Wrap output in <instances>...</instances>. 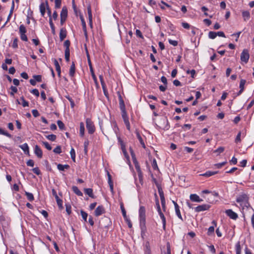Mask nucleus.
Segmentation results:
<instances>
[{
  "label": "nucleus",
  "instance_id": "nucleus-33",
  "mask_svg": "<svg viewBox=\"0 0 254 254\" xmlns=\"http://www.w3.org/2000/svg\"><path fill=\"white\" fill-rule=\"evenodd\" d=\"M122 150L123 151V153L125 157L126 158L127 160V161L129 163V165L130 168H131V169L133 170V168L131 167L130 162V161H129V155L127 154V151L126 148H125L124 149H122Z\"/></svg>",
  "mask_w": 254,
  "mask_h": 254
},
{
  "label": "nucleus",
  "instance_id": "nucleus-21",
  "mask_svg": "<svg viewBox=\"0 0 254 254\" xmlns=\"http://www.w3.org/2000/svg\"><path fill=\"white\" fill-rule=\"evenodd\" d=\"M54 65L55 66V67H56V70L58 72V76L61 77V67H60V65L58 61L55 59L54 60Z\"/></svg>",
  "mask_w": 254,
  "mask_h": 254
},
{
  "label": "nucleus",
  "instance_id": "nucleus-34",
  "mask_svg": "<svg viewBox=\"0 0 254 254\" xmlns=\"http://www.w3.org/2000/svg\"><path fill=\"white\" fill-rule=\"evenodd\" d=\"M70 154L71 156V158L72 160L75 162V157H76V154L74 149L73 147H71V150L70 151Z\"/></svg>",
  "mask_w": 254,
  "mask_h": 254
},
{
  "label": "nucleus",
  "instance_id": "nucleus-58",
  "mask_svg": "<svg viewBox=\"0 0 254 254\" xmlns=\"http://www.w3.org/2000/svg\"><path fill=\"white\" fill-rule=\"evenodd\" d=\"M55 8H59L61 6L62 0H55Z\"/></svg>",
  "mask_w": 254,
  "mask_h": 254
},
{
  "label": "nucleus",
  "instance_id": "nucleus-54",
  "mask_svg": "<svg viewBox=\"0 0 254 254\" xmlns=\"http://www.w3.org/2000/svg\"><path fill=\"white\" fill-rule=\"evenodd\" d=\"M10 89L11 91L10 93V95L13 96L17 92V88L15 86H11Z\"/></svg>",
  "mask_w": 254,
  "mask_h": 254
},
{
  "label": "nucleus",
  "instance_id": "nucleus-4",
  "mask_svg": "<svg viewBox=\"0 0 254 254\" xmlns=\"http://www.w3.org/2000/svg\"><path fill=\"white\" fill-rule=\"evenodd\" d=\"M27 32L25 26L23 24L20 25L19 28V33L20 35V39L23 41H27L28 38L26 35Z\"/></svg>",
  "mask_w": 254,
  "mask_h": 254
},
{
  "label": "nucleus",
  "instance_id": "nucleus-62",
  "mask_svg": "<svg viewBox=\"0 0 254 254\" xmlns=\"http://www.w3.org/2000/svg\"><path fill=\"white\" fill-rule=\"evenodd\" d=\"M32 171L34 173H35L37 175H40L41 174V172L38 167L34 168L32 169Z\"/></svg>",
  "mask_w": 254,
  "mask_h": 254
},
{
  "label": "nucleus",
  "instance_id": "nucleus-61",
  "mask_svg": "<svg viewBox=\"0 0 254 254\" xmlns=\"http://www.w3.org/2000/svg\"><path fill=\"white\" fill-rule=\"evenodd\" d=\"M191 125L190 124H185L182 126V128L185 130H189L191 128Z\"/></svg>",
  "mask_w": 254,
  "mask_h": 254
},
{
  "label": "nucleus",
  "instance_id": "nucleus-64",
  "mask_svg": "<svg viewBox=\"0 0 254 254\" xmlns=\"http://www.w3.org/2000/svg\"><path fill=\"white\" fill-rule=\"evenodd\" d=\"M43 144L44 145L45 148L47 149L48 150H51L52 149V147L50 144L46 141L43 142Z\"/></svg>",
  "mask_w": 254,
  "mask_h": 254
},
{
  "label": "nucleus",
  "instance_id": "nucleus-50",
  "mask_svg": "<svg viewBox=\"0 0 254 254\" xmlns=\"http://www.w3.org/2000/svg\"><path fill=\"white\" fill-rule=\"evenodd\" d=\"M80 213H81V216H82L83 219L85 222H86L87 221V217H88V214L86 212L83 211V210H81L80 211Z\"/></svg>",
  "mask_w": 254,
  "mask_h": 254
},
{
  "label": "nucleus",
  "instance_id": "nucleus-41",
  "mask_svg": "<svg viewBox=\"0 0 254 254\" xmlns=\"http://www.w3.org/2000/svg\"><path fill=\"white\" fill-rule=\"evenodd\" d=\"M123 120H124V123L126 126L127 129L128 131H130V123H129V119L127 118V119H124Z\"/></svg>",
  "mask_w": 254,
  "mask_h": 254
},
{
  "label": "nucleus",
  "instance_id": "nucleus-17",
  "mask_svg": "<svg viewBox=\"0 0 254 254\" xmlns=\"http://www.w3.org/2000/svg\"><path fill=\"white\" fill-rule=\"evenodd\" d=\"M190 199L193 202H200L203 200L200 198L199 196L196 194H191L190 196Z\"/></svg>",
  "mask_w": 254,
  "mask_h": 254
},
{
  "label": "nucleus",
  "instance_id": "nucleus-59",
  "mask_svg": "<svg viewBox=\"0 0 254 254\" xmlns=\"http://www.w3.org/2000/svg\"><path fill=\"white\" fill-rule=\"evenodd\" d=\"M241 135H242V132L241 131L239 132V133L237 134L236 137L235 138V142L236 143H238V142H241Z\"/></svg>",
  "mask_w": 254,
  "mask_h": 254
},
{
  "label": "nucleus",
  "instance_id": "nucleus-26",
  "mask_svg": "<svg viewBox=\"0 0 254 254\" xmlns=\"http://www.w3.org/2000/svg\"><path fill=\"white\" fill-rule=\"evenodd\" d=\"M67 16V9L65 7H63L61 12L60 17L66 18Z\"/></svg>",
  "mask_w": 254,
  "mask_h": 254
},
{
  "label": "nucleus",
  "instance_id": "nucleus-25",
  "mask_svg": "<svg viewBox=\"0 0 254 254\" xmlns=\"http://www.w3.org/2000/svg\"><path fill=\"white\" fill-rule=\"evenodd\" d=\"M46 3L42 2L40 5V11L42 16H44L46 12Z\"/></svg>",
  "mask_w": 254,
  "mask_h": 254
},
{
  "label": "nucleus",
  "instance_id": "nucleus-12",
  "mask_svg": "<svg viewBox=\"0 0 254 254\" xmlns=\"http://www.w3.org/2000/svg\"><path fill=\"white\" fill-rule=\"evenodd\" d=\"M211 223L212 224V226L209 227L207 233L208 236H210L212 234H214V228L217 226V222L215 220H213Z\"/></svg>",
  "mask_w": 254,
  "mask_h": 254
},
{
  "label": "nucleus",
  "instance_id": "nucleus-35",
  "mask_svg": "<svg viewBox=\"0 0 254 254\" xmlns=\"http://www.w3.org/2000/svg\"><path fill=\"white\" fill-rule=\"evenodd\" d=\"M236 253V254H241V247L240 245V242H238L235 246Z\"/></svg>",
  "mask_w": 254,
  "mask_h": 254
},
{
  "label": "nucleus",
  "instance_id": "nucleus-49",
  "mask_svg": "<svg viewBox=\"0 0 254 254\" xmlns=\"http://www.w3.org/2000/svg\"><path fill=\"white\" fill-rule=\"evenodd\" d=\"M133 163L134 165V166H135V168L136 171L141 170L139 164L136 159H133Z\"/></svg>",
  "mask_w": 254,
  "mask_h": 254
},
{
  "label": "nucleus",
  "instance_id": "nucleus-9",
  "mask_svg": "<svg viewBox=\"0 0 254 254\" xmlns=\"http://www.w3.org/2000/svg\"><path fill=\"white\" fill-rule=\"evenodd\" d=\"M172 202H173V203L174 205L176 214L177 215L178 217L181 220V221H183L184 220L183 219V217H182L181 213V211H180V206H179L178 203L176 201H175L174 200H173Z\"/></svg>",
  "mask_w": 254,
  "mask_h": 254
},
{
  "label": "nucleus",
  "instance_id": "nucleus-55",
  "mask_svg": "<svg viewBox=\"0 0 254 254\" xmlns=\"http://www.w3.org/2000/svg\"><path fill=\"white\" fill-rule=\"evenodd\" d=\"M57 124H58V126L60 129L63 130V129H64L65 126L62 121H61L60 120H58L57 121Z\"/></svg>",
  "mask_w": 254,
  "mask_h": 254
},
{
  "label": "nucleus",
  "instance_id": "nucleus-57",
  "mask_svg": "<svg viewBox=\"0 0 254 254\" xmlns=\"http://www.w3.org/2000/svg\"><path fill=\"white\" fill-rule=\"evenodd\" d=\"M53 152L56 154H60L62 152V148L61 146H57L55 148H54Z\"/></svg>",
  "mask_w": 254,
  "mask_h": 254
},
{
  "label": "nucleus",
  "instance_id": "nucleus-36",
  "mask_svg": "<svg viewBox=\"0 0 254 254\" xmlns=\"http://www.w3.org/2000/svg\"><path fill=\"white\" fill-rule=\"evenodd\" d=\"M217 173V172H212V171H208L206 172L205 173L202 174L201 175L203 176L209 177H210L214 175H215Z\"/></svg>",
  "mask_w": 254,
  "mask_h": 254
},
{
  "label": "nucleus",
  "instance_id": "nucleus-46",
  "mask_svg": "<svg viewBox=\"0 0 254 254\" xmlns=\"http://www.w3.org/2000/svg\"><path fill=\"white\" fill-rule=\"evenodd\" d=\"M70 45V42L68 40H66L64 42V46L65 48V50H70L69 47Z\"/></svg>",
  "mask_w": 254,
  "mask_h": 254
},
{
  "label": "nucleus",
  "instance_id": "nucleus-6",
  "mask_svg": "<svg viewBox=\"0 0 254 254\" xmlns=\"http://www.w3.org/2000/svg\"><path fill=\"white\" fill-rule=\"evenodd\" d=\"M87 57H88V64H89V68H90V71L91 72V76L92 77V78L95 82V83L97 85L98 84V81H97V77L94 73V70H93V67L92 66V64H91V61L89 59V56L88 54H87Z\"/></svg>",
  "mask_w": 254,
  "mask_h": 254
},
{
  "label": "nucleus",
  "instance_id": "nucleus-29",
  "mask_svg": "<svg viewBox=\"0 0 254 254\" xmlns=\"http://www.w3.org/2000/svg\"><path fill=\"white\" fill-rule=\"evenodd\" d=\"M136 171L138 174L139 183L141 185H142L143 184V177L141 170H139Z\"/></svg>",
  "mask_w": 254,
  "mask_h": 254
},
{
  "label": "nucleus",
  "instance_id": "nucleus-24",
  "mask_svg": "<svg viewBox=\"0 0 254 254\" xmlns=\"http://www.w3.org/2000/svg\"><path fill=\"white\" fill-rule=\"evenodd\" d=\"M242 14L244 21H246L250 19V13L249 11H243Z\"/></svg>",
  "mask_w": 254,
  "mask_h": 254
},
{
  "label": "nucleus",
  "instance_id": "nucleus-13",
  "mask_svg": "<svg viewBox=\"0 0 254 254\" xmlns=\"http://www.w3.org/2000/svg\"><path fill=\"white\" fill-rule=\"evenodd\" d=\"M246 83V80L245 79H242L241 80H240V85H239V87H240V90L237 93V96H240L244 91V89H245V85Z\"/></svg>",
  "mask_w": 254,
  "mask_h": 254
},
{
  "label": "nucleus",
  "instance_id": "nucleus-11",
  "mask_svg": "<svg viewBox=\"0 0 254 254\" xmlns=\"http://www.w3.org/2000/svg\"><path fill=\"white\" fill-rule=\"evenodd\" d=\"M105 212V209L102 205L98 206L95 209L94 213L95 215L97 217L101 215Z\"/></svg>",
  "mask_w": 254,
  "mask_h": 254
},
{
  "label": "nucleus",
  "instance_id": "nucleus-63",
  "mask_svg": "<svg viewBox=\"0 0 254 254\" xmlns=\"http://www.w3.org/2000/svg\"><path fill=\"white\" fill-rule=\"evenodd\" d=\"M226 163H227L226 161L223 162L222 163H217V164H215V166L217 168L220 169V168H222L223 166H224Z\"/></svg>",
  "mask_w": 254,
  "mask_h": 254
},
{
  "label": "nucleus",
  "instance_id": "nucleus-19",
  "mask_svg": "<svg viewBox=\"0 0 254 254\" xmlns=\"http://www.w3.org/2000/svg\"><path fill=\"white\" fill-rule=\"evenodd\" d=\"M135 133H136V137L137 138V139H138L140 144L141 145L142 147L143 148H146V146H145V143L143 141V139L142 137V136H141L140 134L139 133V131L138 130H135Z\"/></svg>",
  "mask_w": 254,
  "mask_h": 254
},
{
  "label": "nucleus",
  "instance_id": "nucleus-52",
  "mask_svg": "<svg viewBox=\"0 0 254 254\" xmlns=\"http://www.w3.org/2000/svg\"><path fill=\"white\" fill-rule=\"evenodd\" d=\"M64 54L65 61L68 62L69 61L70 50H65Z\"/></svg>",
  "mask_w": 254,
  "mask_h": 254
},
{
  "label": "nucleus",
  "instance_id": "nucleus-40",
  "mask_svg": "<svg viewBox=\"0 0 254 254\" xmlns=\"http://www.w3.org/2000/svg\"><path fill=\"white\" fill-rule=\"evenodd\" d=\"M49 24H50V27L51 28V30H52V32L53 34H55V25L53 22V21H52V17H50L49 18Z\"/></svg>",
  "mask_w": 254,
  "mask_h": 254
},
{
  "label": "nucleus",
  "instance_id": "nucleus-15",
  "mask_svg": "<svg viewBox=\"0 0 254 254\" xmlns=\"http://www.w3.org/2000/svg\"><path fill=\"white\" fill-rule=\"evenodd\" d=\"M107 176H108V183L109 184L110 190L112 192H113L114 191V184L112 180V176L109 172H107Z\"/></svg>",
  "mask_w": 254,
  "mask_h": 254
},
{
  "label": "nucleus",
  "instance_id": "nucleus-51",
  "mask_svg": "<svg viewBox=\"0 0 254 254\" xmlns=\"http://www.w3.org/2000/svg\"><path fill=\"white\" fill-rule=\"evenodd\" d=\"M20 100L22 102V105L23 107H28L29 106V102L27 101L23 96L20 98Z\"/></svg>",
  "mask_w": 254,
  "mask_h": 254
},
{
  "label": "nucleus",
  "instance_id": "nucleus-56",
  "mask_svg": "<svg viewBox=\"0 0 254 254\" xmlns=\"http://www.w3.org/2000/svg\"><path fill=\"white\" fill-rule=\"evenodd\" d=\"M121 208L122 214H123V216L124 219H127L126 211L123 204H122L121 205Z\"/></svg>",
  "mask_w": 254,
  "mask_h": 254
},
{
  "label": "nucleus",
  "instance_id": "nucleus-10",
  "mask_svg": "<svg viewBox=\"0 0 254 254\" xmlns=\"http://www.w3.org/2000/svg\"><path fill=\"white\" fill-rule=\"evenodd\" d=\"M80 19L81 21V25L82 26V29H83V31L84 32V36H85L86 39H87L88 35H87V29H86L85 21L84 17H83L82 15L80 16Z\"/></svg>",
  "mask_w": 254,
  "mask_h": 254
},
{
  "label": "nucleus",
  "instance_id": "nucleus-1",
  "mask_svg": "<svg viewBox=\"0 0 254 254\" xmlns=\"http://www.w3.org/2000/svg\"><path fill=\"white\" fill-rule=\"evenodd\" d=\"M139 226L141 230V235L142 238L147 231L146 227V211L143 206H140L139 209Z\"/></svg>",
  "mask_w": 254,
  "mask_h": 254
},
{
  "label": "nucleus",
  "instance_id": "nucleus-39",
  "mask_svg": "<svg viewBox=\"0 0 254 254\" xmlns=\"http://www.w3.org/2000/svg\"><path fill=\"white\" fill-rule=\"evenodd\" d=\"M225 150V148L222 146L219 147L217 149L213 151L214 153H217V155H220L221 153H223Z\"/></svg>",
  "mask_w": 254,
  "mask_h": 254
},
{
  "label": "nucleus",
  "instance_id": "nucleus-20",
  "mask_svg": "<svg viewBox=\"0 0 254 254\" xmlns=\"http://www.w3.org/2000/svg\"><path fill=\"white\" fill-rule=\"evenodd\" d=\"M158 214L159 216L162 220V224H163V229L164 231L166 230V218L162 211L158 212Z\"/></svg>",
  "mask_w": 254,
  "mask_h": 254
},
{
  "label": "nucleus",
  "instance_id": "nucleus-16",
  "mask_svg": "<svg viewBox=\"0 0 254 254\" xmlns=\"http://www.w3.org/2000/svg\"><path fill=\"white\" fill-rule=\"evenodd\" d=\"M247 200H248V197L246 194L240 195L236 199V201L240 204Z\"/></svg>",
  "mask_w": 254,
  "mask_h": 254
},
{
  "label": "nucleus",
  "instance_id": "nucleus-3",
  "mask_svg": "<svg viewBox=\"0 0 254 254\" xmlns=\"http://www.w3.org/2000/svg\"><path fill=\"white\" fill-rule=\"evenodd\" d=\"M86 126L89 134H92L95 131V127L91 119H86Z\"/></svg>",
  "mask_w": 254,
  "mask_h": 254
},
{
  "label": "nucleus",
  "instance_id": "nucleus-27",
  "mask_svg": "<svg viewBox=\"0 0 254 254\" xmlns=\"http://www.w3.org/2000/svg\"><path fill=\"white\" fill-rule=\"evenodd\" d=\"M72 190L77 195L82 196L83 195L82 192L78 189L76 186H72Z\"/></svg>",
  "mask_w": 254,
  "mask_h": 254
},
{
  "label": "nucleus",
  "instance_id": "nucleus-31",
  "mask_svg": "<svg viewBox=\"0 0 254 254\" xmlns=\"http://www.w3.org/2000/svg\"><path fill=\"white\" fill-rule=\"evenodd\" d=\"M69 168V165L67 164L63 165L61 164H59L57 165V168L60 171H64L65 169H68Z\"/></svg>",
  "mask_w": 254,
  "mask_h": 254
},
{
  "label": "nucleus",
  "instance_id": "nucleus-37",
  "mask_svg": "<svg viewBox=\"0 0 254 254\" xmlns=\"http://www.w3.org/2000/svg\"><path fill=\"white\" fill-rule=\"evenodd\" d=\"M155 197H156V199H155V204H156V207H157V210L158 212L162 211H161V209L160 206L159 199H158V198H157V196L156 193H155Z\"/></svg>",
  "mask_w": 254,
  "mask_h": 254
},
{
  "label": "nucleus",
  "instance_id": "nucleus-32",
  "mask_svg": "<svg viewBox=\"0 0 254 254\" xmlns=\"http://www.w3.org/2000/svg\"><path fill=\"white\" fill-rule=\"evenodd\" d=\"M75 67L74 62H72L69 69V74L71 77H73L75 74Z\"/></svg>",
  "mask_w": 254,
  "mask_h": 254
},
{
  "label": "nucleus",
  "instance_id": "nucleus-28",
  "mask_svg": "<svg viewBox=\"0 0 254 254\" xmlns=\"http://www.w3.org/2000/svg\"><path fill=\"white\" fill-rule=\"evenodd\" d=\"M20 148L25 152V154H29V146L27 143H25L20 146Z\"/></svg>",
  "mask_w": 254,
  "mask_h": 254
},
{
  "label": "nucleus",
  "instance_id": "nucleus-42",
  "mask_svg": "<svg viewBox=\"0 0 254 254\" xmlns=\"http://www.w3.org/2000/svg\"><path fill=\"white\" fill-rule=\"evenodd\" d=\"M0 134L5 135L9 138H11L12 135L7 131L4 130L2 128H0Z\"/></svg>",
  "mask_w": 254,
  "mask_h": 254
},
{
  "label": "nucleus",
  "instance_id": "nucleus-22",
  "mask_svg": "<svg viewBox=\"0 0 254 254\" xmlns=\"http://www.w3.org/2000/svg\"><path fill=\"white\" fill-rule=\"evenodd\" d=\"M84 193L87 194L89 197L95 198V196L93 194V190L91 188H87L84 189Z\"/></svg>",
  "mask_w": 254,
  "mask_h": 254
},
{
  "label": "nucleus",
  "instance_id": "nucleus-48",
  "mask_svg": "<svg viewBox=\"0 0 254 254\" xmlns=\"http://www.w3.org/2000/svg\"><path fill=\"white\" fill-rule=\"evenodd\" d=\"M217 36L216 32L210 31L208 33V37L211 39H215Z\"/></svg>",
  "mask_w": 254,
  "mask_h": 254
},
{
  "label": "nucleus",
  "instance_id": "nucleus-53",
  "mask_svg": "<svg viewBox=\"0 0 254 254\" xmlns=\"http://www.w3.org/2000/svg\"><path fill=\"white\" fill-rule=\"evenodd\" d=\"M46 138L49 140L54 141L56 139L57 136L56 135L52 134L47 135Z\"/></svg>",
  "mask_w": 254,
  "mask_h": 254
},
{
  "label": "nucleus",
  "instance_id": "nucleus-38",
  "mask_svg": "<svg viewBox=\"0 0 254 254\" xmlns=\"http://www.w3.org/2000/svg\"><path fill=\"white\" fill-rule=\"evenodd\" d=\"M25 195L27 197V198L30 201H32L34 199V197L33 194L29 192H25Z\"/></svg>",
  "mask_w": 254,
  "mask_h": 254
},
{
  "label": "nucleus",
  "instance_id": "nucleus-8",
  "mask_svg": "<svg viewBox=\"0 0 254 254\" xmlns=\"http://www.w3.org/2000/svg\"><path fill=\"white\" fill-rule=\"evenodd\" d=\"M210 208V205L206 204L198 205L194 208V211L196 212H199L205 210H208Z\"/></svg>",
  "mask_w": 254,
  "mask_h": 254
},
{
  "label": "nucleus",
  "instance_id": "nucleus-60",
  "mask_svg": "<svg viewBox=\"0 0 254 254\" xmlns=\"http://www.w3.org/2000/svg\"><path fill=\"white\" fill-rule=\"evenodd\" d=\"M33 77L35 80L36 82H41L42 81V75H34Z\"/></svg>",
  "mask_w": 254,
  "mask_h": 254
},
{
  "label": "nucleus",
  "instance_id": "nucleus-14",
  "mask_svg": "<svg viewBox=\"0 0 254 254\" xmlns=\"http://www.w3.org/2000/svg\"><path fill=\"white\" fill-rule=\"evenodd\" d=\"M34 153L39 158H41L43 156L42 150L38 145H36L35 146Z\"/></svg>",
  "mask_w": 254,
  "mask_h": 254
},
{
  "label": "nucleus",
  "instance_id": "nucleus-43",
  "mask_svg": "<svg viewBox=\"0 0 254 254\" xmlns=\"http://www.w3.org/2000/svg\"><path fill=\"white\" fill-rule=\"evenodd\" d=\"M18 39L17 38H15L13 40V42L11 45V47L14 49H16L18 48Z\"/></svg>",
  "mask_w": 254,
  "mask_h": 254
},
{
  "label": "nucleus",
  "instance_id": "nucleus-2",
  "mask_svg": "<svg viewBox=\"0 0 254 254\" xmlns=\"http://www.w3.org/2000/svg\"><path fill=\"white\" fill-rule=\"evenodd\" d=\"M117 94H118V97H119V106H120V109L121 111V114H122V118L123 120L125 119L128 118L127 112L126 110V106H125V104L123 98H122L120 92H118Z\"/></svg>",
  "mask_w": 254,
  "mask_h": 254
},
{
  "label": "nucleus",
  "instance_id": "nucleus-7",
  "mask_svg": "<svg viewBox=\"0 0 254 254\" xmlns=\"http://www.w3.org/2000/svg\"><path fill=\"white\" fill-rule=\"evenodd\" d=\"M225 212L230 218L233 220H235L238 218V215L231 209L226 210Z\"/></svg>",
  "mask_w": 254,
  "mask_h": 254
},
{
  "label": "nucleus",
  "instance_id": "nucleus-5",
  "mask_svg": "<svg viewBox=\"0 0 254 254\" xmlns=\"http://www.w3.org/2000/svg\"><path fill=\"white\" fill-rule=\"evenodd\" d=\"M249 58L250 54L249 50L246 49H244L240 56L241 62L245 64H247L249 62Z\"/></svg>",
  "mask_w": 254,
  "mask_h": 254
},
{
  "label": "nucleus",
  "instance_id": "nucleus-44",
  "mask_svg": "<svg viewBox=\"0 0 254 254\" xmlns=\"http://www.w3.org/2000/svg\"><path fill=\"white\" fill-rule=\"evenodd\" d=\"M88 19H92V14L91 6L89 5L87 7Z\"/></svg>",
  "mask_w": 254,
  "mask_h": 254
},
{
  "label": "nucleus",
  "instance_id": "nucleus-23",
  "mask_svg": "<svg viewBox=\"0 0 254 254\" xmlns=\"http://www.w3.org/2000/svg\"><path fill=\"white\" fill-rule=\"evenodd\" d=\"M158 192L160 195V200H161V203H165V198L164 196V194L163 192V191L161 188H158Z\"/></svg>",
  "mask_w": 254,
  "mask_h": 254
},
{
  "label": "nucleus",
  "instance_id": "nucleus-45",
  "mask_svg": "<svg viewBox=\"0 0 254 254\" xmlns=\"http://www.w3.org/2000/svg\"><path fill=\"white\" fill-rule=\"evenodd\" d=\"M118 141L119 143L121 145V149H124L126 148V144L120 137H118Z\"/></svg>",
  "mask_w": 254,
  "mask_h": 254
},
{
  "label": "nucleus",
  "instance_id": "nucleus-47",
  "mask_svg": "<svg viewBox=\"0 0 254 254\" xmlns=\"http://www.w3.org/2000/svg\"><path fill=\"white\" fill-rule=\"evenodd\" d=\"M56 201H57V204H58L59 208L60 209H63V200H62V199H60L59 198V197L58 198H56Z\"/></svg>",
  "mask_w": 254,
  "mask_h": 254
},
{
  "label": "nucleus",
  "instance_id": "nucleus-30",
  "mask_svg": "<svg viewBox=\"0 0 254 254\" xmlns=\"http://www.w3.org/2000/svg\"><path fill=\"white\" fill-rule=\"evenodd\" d=\"M85 127L84 124L83 122L80 123L79 134L80 136L83 137L84 135Z\"/></svg>",
  "mask_w": 254,
  "mask_h": 254
},
{
  "label": "nucleus",
  "instance_id": "nucleus-18",
  "mask_svg": "<svg viewBox=\"0 0 254 254\" xmlns=\"http://www.w3.org/2000/svg\"><path fill=\"white\" fill-rule=\"evenodd\" d=\"M67 31L65 28H62L60 32V39L61 41H63L66 37Z\"/></svg>",
  "mask_w": 254,
  "mask_h": 254
}]
</instances>
